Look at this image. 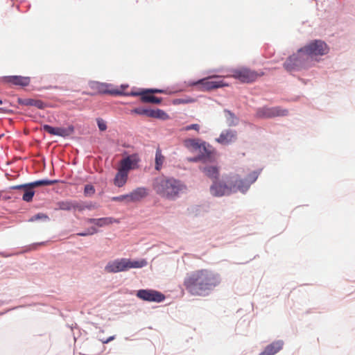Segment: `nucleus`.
Returning a JSON list of instances; mask_svg holds the SVG:
<instances>
[{
    "label": "nucleus",
    "mask_w": 355,
    "mask_h": 355,
    "mask_svg": "<svg viewBox=\"0 0 355 355\" xmlns=\"http://www.w3.org/2000/svg\"><path fill=\"white\" fill-rule=\"evenodd\" d=\"M184 146L191 150H203L207 153L206 143L199 139H187L184 141Z\"/></svg>",
    "instance_id": "2eb2a0df"
},
{
    "label": "nucleus",
    "mask_w": 355,
    "mask_h": 355,
    "mask_svg": "<svg viewBox=\"0 0 355 355\" xmlns=\"http://www.w3.org/2000/svg\"><path fill=\"white\" fill-rule=\"evenodd\" d=\"M154 118L161 119H167L168 118V116L163 110H159V109H157Z\"/></svg>",
    "instance_id": "c85d7f7f"
},
{
    "label": "nucleus",
    "mask_w": 355,
    "mask_h": 355,
    "mask_svg": "<svg viewBox=\"0 0 355 355\" xmlns=\"http://www.w3.org/2000/svg\"><path fill=\"white\" fill-rule=\"evenodd\" d=\"M202 159V156H197L191 158H188V161L191 162H197Z\"/></svg>",
    "instance_id": "ea45409f"
},
{
    "label": "nucleus",
    "mask_w": 355,
    "mask_h": 355,
    "mask_svg": "<svg viewBox=\"0 0 355 355\" xmlns=\"http://www.w3.org/2000/svg\"><path fill=\"white\" fill-rule=\"evenodd\" d=\"M97 124L100 130L105 131L107 129V125L103 119H98Z\"/></svg>",
    "instance_id": "473e14b6"
},
{
    "label": "nucleus",
    "mask_w": 355,
    "mask_h": 355,
    "mask_svg": "<svg viewBox=\"0 0 355 355\" xmlns=\"http://www.w3.org/2000/svg\"><path fill=\"white\" fill-rule=\"evenodd\" d=\"M58 181L56 180H42L35 181L33 182L27 184L26 187L23 189L24 194L22 196V199L26 202H31L33 200V197L35 194L33 189L37 187L41 186H47V185H53L57 183Z\"/></svg>",
    "instance_id": "6e6552de"
},
{
    "label": "nucleus",
    "mask_w": 355,
    "mask_h": 355,
    "mask_svg": "<svg viewBox=\"0 0 355 355\" xmlns=\"http://www.w3.org/2000/svg\"><path fill=\"white\" fill-rule=\"evenodd\" d=\"M120 220L119 219L112 218V217H105L98 218V222L97 224L98 227H104L107 225H112L113 223H119Z\"/></svg>",
    "instance_id": "a878e982"
},
{
    "label": "nucleus",
    "mask_w": 355,
    "mask_h": 355,
    "mask_svg": "<svg viewBox=\"0 0 355 355\" xmlns=\"http://www.w3.org/2000/svg\"><path fill=\"white\" fill-rule=\"evenodd\" d=\"M156 110H148V116L149 117H155Z\"/></svg>",
    "instance_id": "a19ab883"
},
{
    "label": "nucleus",
    "mask_w": 355,
    "mask_h": 355,
    "mask_svg": "<svg viewBox=\"0 0 355 355\" xmlns=\"http://www.w3.org/2000/svg\"><path fill=\"white\" fill-rule=\"evenodd\" d=\"M137 297L144 301L161 302L164 300L165 296L161 292L155 290L141 289L137 293Z\"/></svg>",
    "instance_id": "9d476101"
},
{
    "label": "nucleus",
    "mask_w": 355,
    "mask_h": 355,
    "mask_svg": "<svg viewBox=\"0 0 355 355\" xmlns=\"http://www.w3.org/2000/svg\"><path fill=\"white\" fill-rule=\"evenodd\" d=\"M164 161H165V157L162 155V150L159 148H157L156 150V153H155V168L157 171H159L162 168Z\"/></svg>",
    "instance_id": "393cba45"
},
{
    "label": "nucleus",
    "mask_w": 355,
    "mask_h": 355,
    "mask_svg": "<svg viewBox=\"0 0 355 355\" xmlns=\"http://www.w3.org/2000/svg\"><path fill=\"white\" fill-rule=\"evenodd\" d=\"M111 200L114 201V202H125L128 203V202H130L129 195L128 193V194L121 195V196H114L111 198Z\"/></svg>",
    "instance_id": "cd10ccee"
},
{
    "label": "nucleus",
    "mask_w": 355,
    "mask_h": 355,
    "mask_svg": "<svg viewBox=\"0 0 355 355\" xmlns=\"http://www.w3.org/2000/svg\"><path fill=\"white\" fill-rule=\"evenodd\" d=\"M220 283V275L208 269H199L187 275L183 285L194 296H206Z\"/></svg>",
    "instance_id": "f257e3e1"
},
{
    "label": "nucleus",
    "mask_w": 355,
    "mask_h": 355,
    "mask_svg": "<svg viewBox=\"0 0 355 355\" xmlns=\"http://www.w3.org/2000/svg\"><path fill=\"white\" fill-rule=\"evenodd\" d=\"M86 221L87 223L94 224L95 225L97 226L98 218H87Z\"/></svg>",
    "instance_id": "4c0bfd02"
},
{
    "label": "nucleus",
    "mask_w": 355,
    "mask_h": 355,
    "mask_svg": "<svg viewBox=\"0 0 355 355\" xmlns=\"http://www.w3.org/2000/svg\"><path fill=\"white\" fill-rule=\"evenodd\" d=\"M26 185H27V184L12 186V187H10V189H12V190L22 189L23 190L24 188L26 187Z\"/></svg>",
    "instance_id": "e433bc0d"
},
{
    "label": "nucleus",
    "mask_w": 355,
    "mask_h": 355,
    "mask_svg": "<svg viewBox=\"0 0 355 355\" xmlns=\"http://www.w3.org/2000/svg\"><path fill=\"white\" fill-rule=\"evenodd\" d=\"M259 173L257 171L251 172L246 179H241L239 175L232 177V182L236 184L239 191L244 193L250 187V184L254 182L258 178Z\"/></svg>",
    "instance_id": "1a4fd4ad"
},
{
    "label": "nucleus",
    "mask_w": 355,
    "mask_h": 355,
    "mask_svg": "<svg viewBox=\"0 0 355 355\" xmlns=\"http://www.w3.org/2000/svg\"><path fill=\"white\" fill-rule=\"evenodd\" d=\"M48 217L44 214H37V215L34 216L31 219V221H33V220H39V219H42V218H47Z\"/></svg>",
    "instance_id": "f704fd0d"
},
{
    "label": "nucleus",
    "mask_w": 355,
    "mask_h": 355,
    "mask_svg": "<svg viewBox=\"0 0 355 355\" xmlns=\"http://www.w3.org/2000/svg\"><path fill=\"white\" fill-rule=\"evenodd\" d=\"M5 81L15 85L26 87L31 83V78L28 76H9L4 78Z\"/></svg>",
    "instance_id": "dca6fc26"
},
{
    "label": "nucleus",
    "mask_w": 355,
    "mask_h": 355,
    "mask_svg": "<svg viewBox=\"0 0 355 355\" xmlns=\"http://www.w3.org/2000/svg\"><path fill=\"white\" fill-rule=\"evenodd\" d=\"M114 339V336H110V337H109L108 338H107L105 340L102 339L101 340V342L103 343H108L109 342L113 340Z\"/></svg>",
    "instance_id": "79ce46f5"
},
{
    "label": "nucleus",
    "mask_w": 355,
    "mask_h": 355,
    "mask_svg": "<svg viewBox=\"0 0 355 355\" xmlns=\"http://www.w3.org/2000/svg\"><path fill=\"white\" fill-rule=\"evenodd\" d=\"M128 87V85H121V87H120V89H119V90H121V91H122L123 93H125V92H123V90H124L125 89H126Z\"/></svg>",
    "instance_id": "37998d69"
},
{
    "label": "nucleus",
    "mask_w": 355,
    "mask_h": 355,
    "mask_svg": "<svg viewBox=\"0 0 355 355\" xmlns=\"http://www.w3.org/2000/svg\"><path fill=\"white\" fill-rule=\"evenodd\" d=\"M139 158L137 154L130 155L120 161L119 169L127 172L137 167Z\"/></svg>",
    "instance_id": "f8f14e48"
},
{
    "label": "nucleus",
    "mask_w": 355,
    "mask_h": 355,
    "mask_svg": "<svg viewBox=\"0 0 355 355\" xmlns=\"http://www.w3.org/2000/svg\"><path fill=\"white\" fill-rule=\"evenodd\" d=\"M42 129L51 135H56L62 137H68L73 132V127L68 128H53L49 125H44Z\"/></svg>",
    "instance_id": "ddd939ff"
},
{
    "label": "nucleus",
    "mask_w": 355,
    "mask_h": 355,
    "mask_svg": "<svg viewBox=\"0 0 355 355\" xmlns=\"http://www.w3.org/2000/svg\"><path fill=\"white\" fill-rule=\"evenodd\" d=\"M132 112L136 113L140 115H146L148 116V110L147 109H141V108H135L132 110Z\"/></svg>",
    "instance_id": "2f4dec72"
},
{
    "label": "nucleus",
    "mask_w": 355,
    "mask_h": 355,
    "mask_svg": "<svg viewBox=\"0 0 355 355\" xmlns=\"http://www.w3.org/2000/svg\"><path fill=\"white\" fill-rule=\"evenodd\" d=\"M128 178V173L118 168V171L114 178V184L117 187H122L126 184Z\"/></svg>",
    "instance_id": "412c9836"
},
{
    "label": "nucleus",
    "mask_w": 355,
    "mask_h": 355,
    "mask_svg": "<svg viewBox=\"0 0 355 355\" xmlns=\"http://www.w3.org/2000/svg\"><path fill=\"white\" fill-rule=\"evenodd\" d=\"M237 134L235 130H225L220 136L216 139V141L222 145H228L236 139Z\"/></svg>",
    "instance_id": "4468645a"
},
{
    "label": "nucleus",
    "mask_w": 355,
    "mask_h": 355,
    "mask_svg": "<svg viewBox=\"0 0 355 355\" xmlns=\"http://www.w3.org/2000/svg\"><path fill=\"white\" fill-rule=\"evenodd\" d=\"M225 116L227 118L229 125H233L236 124V118L234 114L229 110H225Z\"/></svg>",
    "instance_id": "bb28decb"
},
{
    "label": "nucleus",
    "mask_w": 355,
    "mask_h": 355,
    "mask_svg": "<svg viewBox=\"0 0 355 355\" xmlns=\"http://www.w3.org/2000/svg\"><path fill=\"white\" fill-rule=\"evenodd\" d=\"M146 90H147V92H149L150 94H163V93H164V90L159 89H146Z\"/></svg>",
    "instance_id": "c9c22d12"
},
{
    "label": "nucleus",
    "mask_w": 355,
    "mask_h": 355,
    "mask_svg": "<svg viewBox=\"0 0 355 355\" xmlns=\"http://www.w3.org/2000/svg\"><path fill=\"white\" fill-rule=\"evenodd\" d=\"M190 85L198 87V89L203 92L211 91L228 85L223 80H220L218 76H209L202 78L191 83Z\"/></svg>",
    "instance_id": "39448f33"
},
{
    "label": "nucleus",
    "mask_w": 355,
    "mask_h": 355,
    "mask_svg": "<svg viewBox=\"0 0 355 355\" xmlns=\"http://www.w3.org/2000/svg\"><path fill=\"white\" fill-rule=\"evenodd\" d=\"M125 96H141V101L143 103H151L153 95L152 94L147 92V90H140V91H131L130 92H127L125 94Z\"/></svg>",
    "instance_id": "aec40b11"
},
{
    "label": "nucleus",
    "mask_w": 355,
    "mask_h": 355,
    "mask_svg": "<svg viewBox=\"0 0 355 355\" xmlns=\"http://www.w3.org/2000/svg\"><path fill=\"white\" fill-rule=\"evenodd\" d=\"M287 110H282L279 107H264L257 110V116L259 118H272L279 116H285L287 114Z\"/></svg>",
    "instance_id": "9b49d317"
},
{
    "label": "nucleus",
    "mask_w": 355,
    "mask_h": 355,
    "mask_svg": "<svg viewBox=\"0 0 355 355\" xmlns=\"http://www.w3.org/2000/svg\"><path fill=\"white\" fill-rule=\"evenodd\" d=\"M203 172L214 181L217 180L219 175L218 168L216 166H207L203 168Z\"/></svg>",
    "instance_id": "b1692460"
},
{
    "label": "nucleus",
    "mask_w": 355,
    "mask_h": 355,
    "mask_svg": "<svg viewBox=\"0 0 355 355\" xmlns=\"http://www.w3.org/2000/svg\"><path fill=\"white\" fill-rule=\"evenodd\" d=\"M239 190L236 184L234 182H232V178L227 182V184H223L214 182L210 188L211 193L216 197L229 195Z\"/></svg>",
    "instance_id": "0eeeda50"
},
{
    "label": "nucleus",
    "mask_w": 355,
    "mask_h": 355,
    "mask_svg": "<svg viewBox=\"0 0 355 355\" xmlns=\"http://www.w3.org/2000/svg\"><path fill=\"white\" fill-rule=\"evenodd\" d=\"M328 51L329 49L325 42L314 40L288 57L284 63V67L289 72L307 68L315 56L324 55L328 53Z\"/></svg>",
    "instance_id": "f03ea898"
},
{
    "label": "nucleus",
    "mask_w": 355,
    "mask_h": 355,
    "mask_svg": "<svg viewBox=\"0 0 355 355\" xmlns=\"http://www.w3.org/2000/svg\"><path fill=\"white\" fill-rule=\"evenodd\" d=\"M128 195L130 202H135L146 198L148 195V192L145 187H138L132 191Z\"/></svg>",
    "instance_id": "f3484780"
},
{
    "label": "nucleus",
    "mask_w": 355,
    "mask_h": 355,
    "mask_svg": "<svg viewBox=\"0 0 355 355\" xmlns=\"http://www.w3.org/2000/svg\"><path fill=\"white\" fill-rule=\"evenodd\" d=\"M161 102H162L161 98H158V97L153 96L150 103L159 104Z\"/></svg>",
    "instance_id": "58836bf2"
},
{
    "label": "nucleus",
    "mask_w": 355,
    "mask_h": 355,
    "mask_svg": "<svg viewBox=\"0 0 355 355\" xmlns=\"http://www.w3.org/2000/svg\"><path fill=\"white\" fill-rule=\"evenodd\" d=\"M183 188V184L174 178L162 177L155 179L153 182V189L156 193L168 200L175 199Z\"/></svg>",
    "instance_id": "7ed1b4c3"
},
{
    "label": "nucleus",
    "mask_w": 355,
    "mask_h": 355,
    "mask_svg": "<svg viewBox=\"0 0 355 355\" xmlns=\"http://www.w3.org/2000/svg\"><path fill=\"white\" fill-rule=\"evenodd\" d=\"M2 110V109H1V108H0V110Z\"/></svg>",
    "instance_id": "a18cd8bd"
},
{
    "label": "nucleus",
    "mask_w": 355,
    "mask_h": 355,
    "mask_svg": "<svg viewBox=\"0 0 355 355\" xmlns=\"http://www.w3.org/2000/svg\"><path fill=\"white\" fill-rule=\"evenodd\" d=\"M184 130L186 131H188L190 130H194L198 132L200 130V125L197 123L191 124V125L184 127Z\"/></svg>",
    "instance_id": "72a5a7b5"
},
{
    "label": "nucleus",
    "mask_w": 355,
    "mask_h": 355,
    "mask_svg": "<svg viewBox=\"0 0 355 355\" xmlns=\"http://www.w3.org/2000/svg\"><path fill=\"white\" fill-rule=\"evenodd\" d=\"M147 265L145 259L131 260L130 259H117L109 261L105 267V271L108 273H116L127 271L131 268H141Z\"/></svg>",
    "instance_id": "20e7f679"
},
{
    "label": "nucleus",
    "mask_w": 355,
    "mask_h": 355,
    "mask_svg": "<svg viewBox=\"0 0 355 355\" xmlns=\"http://www.w3.org/2000/svg\"><path fill=\"white\" fill-rule=\"evenodd\" d=\"M1 104H2V101H1V100H0V105H1Z\"/></svg>",
    "instance_id": "c03bdc74"
},
{
    "label": "nucleus",
    "mask_w": 355,
    "mask_h": 355,
    "mask_svg": "<svg viewBox=\"0 0 355 355\" xmlns=\"http://www.w3.org/2000/svg\"><path fill=\"white\" fill-rule=\"evenodd\" d=\"M97 232V230L95 227L90 228L87 232L78 233L77 235L81 236H85L88 235H92Z\"/></svg>",
    "instance_id": "7c9ffc66"
},
{
    "label": "nucleus",
    "mask_w": 355,
    "mask_h": 355,
    "mask_svg": "<svg viewBox=\"0 0 355 355\" xmlns=\"http://www.w3.org/2000/svg\"><path fill=\"white\" fill-rule=\"evenodd\" d=\"M19 103L24 105H30L34 106L39 109L45 108V103L40 101L33 98H24V99H19Z\"/></svg>",
    "instance_id": "5701e85b"
},
{
    "label": "nucleus",
    "mask_w": 355,
    "mask_h": 355,
    "mask_svg": "<svg viewBox=\"0 0 355 355\" xmlns=\"http://www.w3.org/2000/svg\"><path fill=\"white\" fill-rule=\"evenodd\" d=\"M84 193L86 196H91L95 193L94 187L91 184H87L85 187Z\"/></svg>",
    "instance_id": "c756f323"
},
{
    "label": "nucleus",
    "mask_w": 355,
    "mask_h": 355,
    "mask_svg": "<svg viewBox=\"0 0 355 355\" xmlns=\"http://www.w3.org/2000/svg\"><path fill=\"white\" fill-rule=\"evenodd\" d=\"M96 89L101 94H108L114 96H125V94L118 89V88H112L111 85L106 83L96 84Z\"/></svg>",
    "instance_id": "a211bd4d"
},
{
    "label": "nucleus",
    "mask_w": 355,
    "mask_h": 355,
    "mask_svg": "<svg viewBox=\"0 0 355 355\" xmlns=\"http://www.w3.org/2000/svg\"><path fill=\"white\" fill-rule=\"evenodd\" d=\"M58 209L64 210V211H71L72 209H78L82 211L84 209V207L78 205L77 203L73 202L71 201H61L58 202Z\"/></svg>",
    "instance_id": "4be33fe9"
},
{
    "label": "nucleus",
    "mask_w": 355,
    "mask_h": 355,
    "mask_svg": "<svg viewBox=\"0 0 355 355\" xmlns=\"http://www.w3.org/2000/svg\"><path fill=\"white\" fill-rule=\"evenodd\" d=\"M284 345L282 340H277L267 345L265 349L259 355H275L280 351Z\"/></svg>",
    "instance_id": "6ab92c4d"
},
{
    "label": "nucleus",
    "mask_w": 355,
    "mask_h": 355,
    "mask_svg": "<svg viewBox=\"0 0 355 355\" xmlns=\"http://www.w3.org/2000/svg\"><path fill=\"white\" fill-rule=\"evenodd\" d=\"M263 72H257L248 68H239L234 69L230 76L242 83H250L255 81L259 77L263 76Z\"/></svg>",
    "instance_id": "423d86ee"
}]
</instances>
